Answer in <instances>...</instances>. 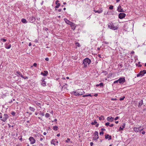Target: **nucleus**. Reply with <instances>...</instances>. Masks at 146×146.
<instances>
[{"instance_id":"1","label":"nucleus","mask_w":146,"mask_h":146,"mask_svg":"<svg viewBox=\"0 0 146 146\" xmlns=\"http://www.w3.org/2000/svg\"><path fill=\"white\" fill-rule=\"evenodd\" d=\"M91 62V60L88 58H86L84 59L83 61V63L84 65V66L86 67L88 66Z\"/></svg>"},{"instance_id":"2","label":"nucleus","mask_w":146,"mask_h":146,"mask_svg":"<svg viewBox=\"0 0 146 146\" xmlns=\"http://www.w3.org/2000/svg\"><path fill=\"white\" fill-rule=\"evenodd\" d=\"M108 27L112 30H115L117 29L118 27L117 26H114L112 22H110L108 24Z\"/></svg>"},{"instance_id":"3","label":"nucleus","mask_w":146,"mask_h":146,"mask_svg":"<svg viewBox=\"0 0 146 146\" xmlns=\"http://www.w3.org/2000/svg\"><path fill=\"white\" fill-rule=\"evenodd\" d=\"M9 116L7 114H4L3 115V117L1 119V120L3 122L7 121V119L9 118Z\"/></svg>"},{"instance_id":"4","label":"nucleus","mask_w":146,"mask_h":146,"mask_svg":"<svg viewBox=\"0 0 146 146\" xmlns=\"http://www.w3.org/2000/svg\"><path fill=\"white\" fill-rule=\"evenodd\" d=\"M119 83L120 84H123L125 82V80L124 77L120 78L118 79Z\"/></svg>"},{"instance_id":"5","label":"nucleus","mask_w":146,"mask_h":146,"mask_svg":"<svg viewBox=\"0 0 146 146\" xmlns=\"http://www.w3.org/2000/svg\"><path fill=\"white\" fill-rule=\"evenodd\" d=\"M29 139L30 141V143L31 144H33L35 142V140L33 137H29Z\"/></svg>"},{"instance_id":"6","label":"nucleus","mask_w":146,"mask_h":146,"mask_svg":"<svg viewBox=\"0 0 146 146\" xmlns=\"http://www.w3.org/2000/svg\"><path fill=\"white\" fill-rule=\"evenodd\" d=\"M126 15L124 13H120L119 15V18L120 19H122Z\"/></svg>"},{"instance_id":"7","label":"nucleus","mask_w":146,"mask_h":146,"mask_svg":"<svg viewBox=\"0 0 146 146\" xmlns=\"http://www.w3.org/2000/svg\"><path fill=\"white\" fill-rule=\"evenodd\" d=\"M117 10L119 12H124V11L123 10V9L122 8L121 6L120 5H119L118 7Z\"/></svg>"},{"instance_id":"8","label":"nucleus","mask_w":146,"mask_h":146,"mask_svg":"<svg viewBox=\"0 0 146 146\" xmlns=\"http://www.w3.org/2000/svg\"><path fill=\"white\" fill-rule=\"evenodd\" d=\"M48 74V72L46 70L44 71L43 72H42L41 73V74L44 76H47Z\"/></svg>"},{"instance_id":"9","label":"nucleus","mask_w":146,"mask_h":146,"mask_svg":"<svg viewBox=\"0 0 146 146\" xmlns=\"http://www.w3.org/2000/svg\"><path fill=\"white\" fill-rule=\"evenodd\" d=\"M78 92L79 96L82 95L84 93V92L82 90H78Z\"/></svg>"},{"instance_id":"10","label":"nucleus","mask_w":146,"mask_h":146,"mask_svg":"<svg viewBox=\"0 0 146 146\" xmlns=\"http://www.w3.org/2000/svg\"><path fill=\"white\" fill-rule=\"evenodd\" d=\"M114 118L111 117H108L107 118V120L109 121L112 122L114 120Z\"/></svg>"},{"instance_id":"11","label":"nucleus","mask_w":146,"mask_h":146,"mask_svg":"<svg viewBox=\"0 0 146 146\" xmlns=\"http://www.w3.org/2000/svg\"><path fill=\"white\" fill-rule=\"evenodd\" d=\"M70 25L72 29L73 30H75V29L76 27L75 25V24L73 22H72L71 23Z\"/></svg>"},{"instance_id":"12","label":"nucleus","mask_w":146,"mask_h":146,"mask_svg":"<svg viewBox=\"0 0 146 146\" xmlns=\"http://www.w3.org/2000/svg\"><path fill=\"white\" fill-rule=\"evenodd\" d=\"M125 123H123L122 124L121 126H120L119 128V130H122L125 127Z\"/></svg>"},{"instance_id":"13","label":"nucleus","mask_w":146,"mask_h":146,"mask_svg":"<svg viewBox=\"0 0 146 146\" xmlns=\"http://www.w3.org/2000/svg\"><path fill=\"white\" fill-rule=\"evenodd\" d=\"M64 20L65 21V22L68 25L70 24L71 23H72V22L70 21L69 20H68L66 19H64Z\"/></svg>"},{"instance_id":"14","label":"nucleus","mask_w":146,"mask_h":146,"mask_svg":"<svg viewBox=\"0 0 146 146\" xmlns=\"http://www.w3.org/2000/svg\"><path fill=\"white\" fill-rule=\"evenodd\" d=\"M105 138L106 139H109V140H110L111 139V135H109L108 134H107L105 135Z\"/></svg>"},{"instance_id":"15","label":"nucleus","mask_w":146,"mask_h":146,"mask_svg":"<svg viewBox=\"0 0 146 146\" xmlns=\"http://www.w3.org/2000/svg\"><path fill=\"white\" fill-rule=\"evenodd\" d=\"M144 74L143 72H142V71H141L140 72L137 74V77H138L139 76H142L144 75Z\"/></svg>"},{"instance_id":"16","label":"nucleus","mask_w":146,"mask_h":146,"mask_svg":"<svg viewBox=\"0 0 146 146\" xmlns=\"http://www.w3.org/2000/svg\"><path fill=\"white\" fill-rule=\"evenodd\" d=\"M58 2L59 1L58 0H57L56 1V5L55 7L56 8H58L59 6L60 5V4L58 3Z\"/></svg>"},{"instance_id":"17","label":"nucleus","mask_w":146,"mask_h":146,"mask_svg":"<svg viewBox=\"0 0 146 146\" xmlns=\"http://www.w3.org/2000/svg\"><path fill=\"white\" fill-rule=\"evenodd\" d=\"M139 127H134L133 128V130L136 132H138L139 131Z\"/></svg>"},{"instance_id":"18","label":"nucleus","mask_w":146,"mask_h":146,"mask_svg":"<svg viewBox=\"0 0 146 146\" xmlns=\"http://www.w3.org/2000/svg\"><path fill=\"white\" fill-rule=\"evenodd\" d=\"M143 104V100H141L140 101H139V105H138V107H140L141 105Z\"/></svg>"},{"instance_id":"19","label":"nucleus","mask_w":146,"mask_h":146,"mask_svg":"<svg viewBox=\"0 0 146 146\" xmlns=\"http://www.w3.org/2000/svg\"><path fill=\"white\" fill-rule=\"evenodd\" d=\"M94 11L95 13H100L102 12L103 10L101 9L97 11L94 10Z\"/></svg>"},{"instance_id":"20","label":"nucleus","mask_w":146,"mask_h":146,"mask_svg":"<svg viewBox=\"0 0 146 146\" xmlns=\"http://www.w3.org/2000/svg\"><path fill=\"white\" fill-rule=\"evenodd\" d=\"M29 109L31 111H34L35 110V108H33L32 107H31L30 106L29 108Z\"/></svg>"},{"instance_id":"21","label":"nucleus","mask_w":146,"mask_h":146,"mask_svg":"<svg viewBox=\"0 0 146 146\" xmlns=\"http://www.w3.org/2000/svg\"><path fill=\"white\" fill-rule=\"evenodd\" d=\"M56 139H52L51 141V143L52 144L55 145Z\"/></svg>"},{"instance_id":"22","label":"nucleus","mask_w":146,"mask_h":146,"mask_svg":"<svg viewBox=\"0 0 146 146\" xmlns=\"http://www.w3.org/2000/svg\"><path fill=\"white\" fill-rule=\"evenodd\" d=\"M78 93V91L73 92V93H74V95L76 96H79V94Z\"/></svg>"},{"instance_id":"23","label":"nucleus","mask_w":146,"mask_h":146,"mask_svg":"<svg viewBox=\"0 0 146 146\" xmlns=\"http://www.w3.org/2000/svg\"><path fill=\"white\" fill-rule=\"evenodd\" d=\"M35 103L36 104V105L38 106H39L40 108H41V107L40 106H41V103H40L39 102H35Z\"/></svg>"},{"instance_id":"24","label":"nucleus","mask_w":146,"mask_h":146,"mask_svg":"<svg viewBox=\"0 0 146 146\" xmlns=\"http://www.w3.org/2000/svg\"><path fill=\"white\" fill-rule=\"evenodd\" d=\"M21 21L23 23H27V21L26 20L24 19H21Z\"/></svg>"},{"instance_id":"25","label":"nucleus","mask_w":146,"mask_h":146,"mask_svg":"<svg viewBox=\"0 0 146 146\" xmlns=\"http://www.w3.org/2000/svg\"><path fill=\"white\" fill-rule=\"evenodd\" d=\"M99 138L98 135H94V137H93V139L94 140H96L98 139Z\"/></svg>"},{"instance_id":"26","label":"nucleus","mask_w":146,"mask_h":146,"mask_svg":"<svg viewBox=\"0 0 146 146\" xmlns=\"http://www.w3.org/2000/svg\"><path fill=\"white\" fill-rule=\"evenodd\" d=\"M41 84L43 86H46V83L45 81L44 82H42Z\"/></svg>"},{"instance_id":"27","label":"nucleus","mask_w":146,"mask_h":146,"mask_svg":"<svg viewBox=\"0 0 146 146\" xmlns=\"http://www.w3.org/2000/svg\"><path fill=\"white\" fill-rule=\"evenodd\" d=\"M58 127L57 126H55L53 127V129L54 130L56 131L57 130Z\"/></svg>"},{"instance_id":"28","label":"nucleus","mask_w":146,"mask_h":146,"mask_svg":"<svg viewBox=\"0 0 146 146\" xmlns=\"http://www.w3.org/2000/svg\"><path fill=\"white\" fill-rule=\"evenodd\" d=\"M17 73L19 74L21 77H23V76L21 73L19 72H17Z\"/></svg>"},{"instance_id":"29","label":"nucleus","mask_w":146,"mask_h":146,"mask_svg":"<svg viewBox=\"0 0 146 146\" xmlns=\"http://www.w3.org/2000/svg\"><path fill=\"white\" fill-rule=\"evenodd\" d=\"M97 122H96V120H94V122H92L91 123V124L92 125H95V124H97Z\"/></svg>"},{"instance_id":"30","label":"nucleus","mask_w":146,"mask_h":146,"mask_svg":"<svg viewBox=\"0 0 146 146\" xmlns=\"http://www.w3.org/2000/svg\"><path fill=\"white\" fill-rule=\"evenodd\" d=\"M45 116L46 118H48L50 117V115L48 113H46L45 115Z\"/></svg>"},{"instance_id":"31","label":"nucleus","mask_w":146,"mask_h":146,"mask_svg":"<svg viewBox=\"0 0 146 146\" xmlns=\"http://www.w3.org/2000/svg\"><path fill=\"white\" fill-rule=\"evenodd\" d=\"M104 118V116L102 115L100 117H99V119L100 120H101L102 119H103Z\"/></svg>"},{"instance_id":"32","label":"nucleus","mask_w":146,"mask_h":146,"mask_svg":"<svg viewBox=\"0 0 146 146\" xmlns=\"http://www.w3.org/2000/svg\"><path fill=\"white\" fill-rule=\"evenodd\" d=\"M76 46H78V47H80V45L78 42H76Z\"/></svg>"},{"instance_id":"33","label":"nucleus","mask_w":146,"mask_h":146,"mask_svg":"<svg viewBox=\"0 0 146 146\" xmlns=\"http://www.w3.org/2000/svg\"><path fill=\"white\" fill-rule=\"evenodd\" d=\"M125 98V97L124 96H123L122 97L120 98H119V100L120 101L123 100Z\"/></svg>"},{"instance_id":"34","label":"nucleus","mask_w":146,"mask_h":146,"mask_svg":"<svg viewBox=\"0 0 146 146\" xmlns=\"http://www.w3.org/2000/svg\"><path fill=\"white\" fill-rule=\"evenodd\" d=\"M98 132L97 131H95L94 132V135H98Z\"/></svg>"},{"instance_id":"35","label":"nucleus","mask_w":146,"mask_h":146,"mask_svg":"<svg viewBox=\"0 0 146 146\" xmlns=\"http://www.w3.org/2000/svg\"><path fill=\"white\" fill-rule=\"evenodd\" d=\"M99 86L101 87H103V83H101L99 84Z\"/></svg>"},{"instance_id":"36","label":"nucleus","mask_w":146,"mask_h":146,"mask_svg":"<svg viewBox=\"0 0 146 146\" xmlns=\"http://www.w3.org/2000/svg\"><path fill=\"white\" fill-rule=\"evenodd\" d=\"M11 114H12V115H13V116H14L15 115V112L12 111L11 113Z\"/></svg>"},{"instance_id":"37","label":"nucleus","mask_w":146,"mask_h":146,"mask_svg":"<svg viewBox=\"0 0 146 146\" xmlns=\"http://www.w3.org/2000/svg\"><path fill=\"white\" fill-rule=\"evenodd\" d=\"M144 74L146 73V70H143V71H141Z\"/></svg>"},{"instance_id":"38","label":"nucleus","mask_w":146,"mask_h":146,"mask_svg":"<svg viewBox=\"0 0 146 146\" xmlns=\"http://www.w3.org/2000/svg\"><path fill=\"white\" fill-rule=\"evenodd\" d=\"M70 139L69 138H68L67 139V140L65 141L66 143H68L69 141H70Z\"/></svg>"},{"instance_id":"39","label":"nucleus","mask_w":146,"mask_h":146,"mask_svg":"<svg viewBox=\"0 0 146 146\" xmlns=\"http://www.w3.org/2000/svg\"><path fill=\"white\" fill-rule=\"evenodd\" d=\"M113 6L112 5H111L110 6V7H109V9H113Z\"/></svg>"},{"instance_id":"40","label":"nucleus","mask_w":146,"mask_h":146,"mask_svg":"<svg viewBox=\"0 0 146 146\" xmlns=\"http://www.w3.org/2000/svg\"><path fill=\"white\" fill-rule=\"evenodd\" d=\"M11 47V45L10 44L8 45V46L7 47H6V48L7 49H9Z\"/></svg>"},{"instance_id":"41","label":"nucleus","mask_w":146,"mask_h":146,"mask_svg":"<svg viewBox=\"0 0 146 146\" xmlns=\"http://www.w3.org/2000/svg\"><path fill=\"white\" fill-rule=\"evenodd\" d=\"M1 40H3L4 42H5L7 40L5 38H1Z\"/></svg>"},{"instance_id":"42","label":"nucleus","mask_w":146,"mask_h":146,"mask_svg":"<svg viewBox=\"0 0 146 146\" xmlns=\"http://www.w3.org/2000/svg\"><path fill=\"white\" fill-rule=\"evenodd\" d=\"M118 82H119V81H118V79L117 80H116V81H114V82H113V84H114L117 83Z\"/></svg>"},{"instance_id":"43","label":"nucleus","mask_w":146,"mask_h":146,"mask_svg":"<svg viewBox=\"0 0 146 146\" xmlns=\"http://www.w3.org/2000/svg\"><path fill=\"white\" fill-rule=\"evenodd\" d=\"M110 123L109 122H107L105 123V125L106 126L110 125Z\"/></svg>"},{"instance_id":"44","label":"nucleus","mask_w":146,"mask_h":146,"mask_svg":"<svg viewBox=\"0 0 146 146\" xmlns=\"http://www.w3.org/2000/svg\"><path fill=\"white\" fill-rule=\"evenodd\" d=\"M40 114L41 115H42V116H44V113H41V112H40Z\"/></svg>"},{"instance_id":"45","label":"nucleus","mask_w":146,"mask_h":146,"mask_svg":"<svg viewBox=\"0 0 146 146\" xmlns=\"http://www.w3.org/2000/svg\"><path fill=\"white\" fill-rule=\"evenodd\" d=\"M104 133L103 131H101L100 132V135H103Z\"/></svg>"},{"instance_id":"46","label":"nucleus","mask_w":146,"mask_h":146,"mask_svg":"<svg viewBox=\"0 0 146 146\" xmlns=\"http://www.w3.org/2000/svg\"><path fill=\"white\" fill-rule=\"evenodd\" d=\"M45 78H42V79L41 80V81L42 82H45Z\"/></svg>"},{"instance_id":"47","label":"nucleus","mask_w":146,"mask_h":146,"mask_svg":"<svg viewBox=\"0 0 146 146\" xmlns=\"http://www.w3.org/2000/svg\"><path fill=\"white\" fill-rule=\"evenodd\" d=\"M141 128V126H140V127H139V131L140 132H141V131L143 130V128H142L141 129H140Z\"/></svg>"},{"instance_id":"48","label":"nucleus","mask_w":146,"mask_h":146,"mask_svg":"<svg viewBox=\"0 0 146 146\" xmlns=\"http://www.w3.org/2000/svg\"><path fill=\"white\" fill-rule=\"evenodd\" d=\"M22 78H24V79H27L28 78V77L27 76H25V77H24L23 76V77H22Z\"/></svg>"},{"instance_id":"49","label":"nucleus","mask_w":146,"mask_h":146,"mask_svg":"<svg viewBox=\"0 0 146 146\" xmlns=\"http://www.w3.org/2000/svg\"><path fill=\"white\" fill-rule=\"evenodd\" d=\"M114 125L113 124H111L109 126L110 127H112Z\"/></svg>"},{"instance_id":"50","label":"nucleus","mask_w":146,"mask_h":146,"mask_svg":"<svg viewBox=\"0 0 146 146\" xmlns=\"http://www.w3.org/2000/svg\"><path fill=\"white\" fill-rule=\"evenodd\" d=\"M45 60H46V61H48L49 60V58H45Z\"/></svg>"},{"instance_id":"51","label":"nucleus","mask_w":146,"mask_h":146,"mask_svg":"<svg viewBox=\"0 0 146 146\" xmlns=\"http://www.w3.org/2000/svg\"><path fill=\"white\" fill-rule=\"evenodd\" d=\"M37 64L36 63H34L33 64V66H34L35 67H36L37 66Z\"/></svg>"},{"instance_id":"52","label":"nucleus","mask_w":146,"mask_h":146,"mask_svg":"<svg viewBox=\"0 0 146 146\" xmlns=\"http://www.w3.org/2000/svg\"><path fill=\"white\" fill-rule=\"evenodd\" d=\"M3 118V116H2V114H0V118L1 119H2Z\"/></svg>"},{"instance_id":"53","label":"nucleus","mask_w":146,"mask_h":146,"mask_svg":"<svg viewBox=\"0 0 146 146\" xmlns=\"http://www.w3.org/2000/svg\"><path fill=\"white\" fill-rule=\"evenodd\" d=\"M119 118V117H115V120H117Z\"/></svg>"},{"instance_id":"54","label":"nucleus","mask_w":146,"mask_h":146,"mask_svg":"<svg viewBox=\"0 0 146 146\" xmlns=\"http://www.w3.org/2000/svg\"><path fill=\"white\" fill-rule=\"evenodd\" d=\"M90 145L91 146H93V143L92 142H91L90 143Z\"/></svg>"},{"instance_id":"55","label":"nucleus","mask_w":146,"mask_h":146,"mask_svg":"<svg viewBox=\"0 0 146 146\" xmlns=\"http://www.w3.org/2000/svg\"><path fill=\"white\" fill-rule=\"evenodd\" d=\"M104 42L105 44H108V43H109V42H106V41H104Z\"/></svg>"},{"instance_id":"56","label":"nucleus","mask_w":146,"mask_h":146,"mask_svg":"<svg viewBox=\"0 0 146 146\" xmlns=\"http://www.w3.org/2000/svg\"><path fill=\"white\" fill-rule=\"evenodd\" d=\"M141 133L143 134V135H144L145 134V132L144 131H143L142 132H141Z\"/></svg>"},{"instance_id":"57","label":"nucleus","mask_w":146,"mask_h":146,"mask_svg":"<svg viewBox=\"0 0 146 146\" xmlns=\"http://www.w3.org/2000/svg\"><path fill=\"white\" fill-rule=\"evenodd\" d=\"M88 96V95H85L83 96V97H87Z\"/></svg>"},{"instance_id":"58","label":"nucleus","mask_w":146,"mask_h":146,"mask_svg":"<svg viewBox=\"0 0 146 146\" xmlns=\"http://www.w3.org/2000/svg\"><path fill=\"white\" fill-rule=\"evenodd\" d=\"M99 124L98 123H97L96 124V127H98V126H99Z\"/></svg>"},{"instance_id":"59","label":"nucleus","mask_w":146,"mask_h":146,"mask_svg":"<svg viewBox=\"0 0 146 146\" xmlns=\"http://www.w3.org/2000/svg\"><path fill=\"white\" fill-rule=\"evenodd\" d=\"M101 130L102 131H105L106 130L105 129H104V128H102Z\"/></svg>"},{"instance_id":"60","label":"nucleus","mask_w":146,"mask_h":146,"mask_svg":"<svg viewBox=\"0 0 146 146\" xmlns=\"http://www.w3.org/2000/svg\"><path fill=\"white\" fill-rule=\"evenodd\" d=\"M98 94H96L94 95V96H96V97L97 96H98Z\"/></svg>"},{"instance_id":"61","label":"nucleus","mask_w":146,"mask_h":146,"mask_svg":"<svg viewBox=\"0 0 146 146\" xmlns=\"http://www.w3.org/2000/svg\"><path fill=\"white\" fill-rule=\"evenodd\" d=\"M31 45V42H30L29 44V46H30Z\"/></svg>"},{"instance_id":"62","label":"nucleus","mask_w":146,"mask_h":146,"mask_svg":"<svg viewBox=\"0 0 146 146\" xmlns=\"http://www.w3.org/2000/svg\"><path fill=\"white\" fill-rule=\"evenodd\" d=\"M32 20H35V18L34 17H32Z\"/></svg>"},{"instance_id":"63","label":"nucleus","mask_w":146,"mask_h":146,"mask_svg":"<svg viewBox=\"0 0 146 146\" xmlns=\"http://www.w3.org/2000/svg\"><path fill=\"white\" fill-rule=\"evenodd\" d=\"M131 54H133L134 53V52L133 51H132L131 52Z\"/></svg>"},{"instance_id":"64","label":"nucleus","mask_w":146,"mask_h":146,"mask_svg":"<svg viewBox=\"0 0 146 146\" xmlns=\"http://www.w3.org/2000/svg\"><path fill=\"white\" fill-rule=\"evenodd\" d=\"M46 132H44L43 133V135H46Z\"/></svg>"}]
</instances>
